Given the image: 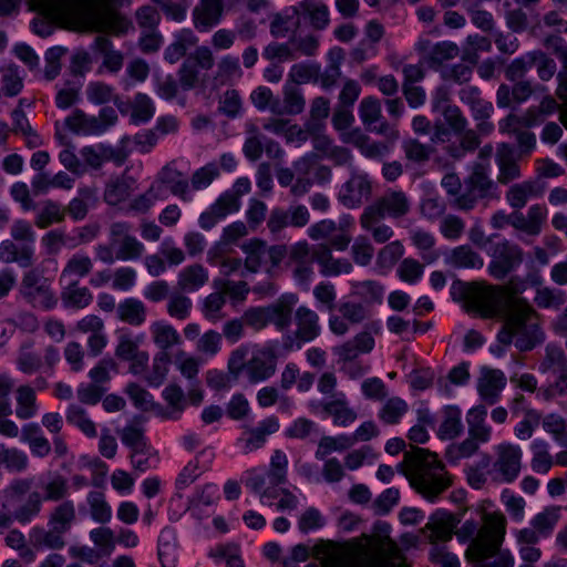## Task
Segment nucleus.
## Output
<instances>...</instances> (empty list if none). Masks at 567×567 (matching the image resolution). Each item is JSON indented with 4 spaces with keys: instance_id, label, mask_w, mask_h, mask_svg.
<instances>
[{
    "instance_id": "43",
    "label": "nucleus",
    "mask_w": 567,
    "mask_h": 567,
    "mask_svg": "<svg viewBox=\"0 0 567 567\" xmlns=\"http://www.w3.org/2000/svg\"><path fill=\"white\" fill-rule=\"evenodd\" d=\"M462 412L458 406L447 405L442 411V421L437 430L441 440H453L463 433Z\"/></svg>"
},
{
    "instance_id": "47",
    "label": "nucleus",
    "mask_w": 567,
    "mask_h": 567,
    "mask_svg": "<svg viewBox=\"0 0 567 567\" xmlns=\"http://www.w3.org/2000/svg\"><path fill=\"white\" fill-rule=\"evenodd\" d=\"M61 300L66 308L84 309L92 303L93 296L87 287L74 280L63 288Z\"/></svg>"
},
{
    "instance_id": "27",
    "label": "nucleus",
    "mask_w": 567,
    "mask_h": 567,
    "mask_svg": "<svg viewBox=\"0 0 567 567\" xmlns=\"http://www.w3.org/2000/svg\"><path fill=\"white\" fill-rule=\"evenodd\" d=\"M240 208V200H237L236 195H230L229 192L224 193L218 199L199 216V225L203 229H210L218 220L225 218L229 214L238 212Z\"/></svg>"
},
{
    "instance_id": "59",
    "label": "nucleus",
    "mask_w": 567,
    "mask_h": 567,
    "mask_svg": "<svg viewBox=\"0 0 567 567\" xmlns=\"http://www.w3.org/2000/svg\"><path fill=\"white\" fill-rule=\"evenodd\" d=\"M530 466L534 472L546 474L554 464V457L549 452L548 444L545 441L536 440L532 443Z\"/></svg>"
},
{
    "instance_id": "13",
    "label": "nucleus",
    "mask_w": 567,
    "mask_h": 567,
    "mask_svg": "<svg viewBox=\"0 0 567 567\" xmlns=\"http://www.w3.org/2000/svg\"><path fill=\"white\" fill-rule=\"evenodd\" d=\"M110 240L115 247L120 261L140 259L145 250L142 241L132 234V226L127 221H114L110 225Z\"/></svg>"
},
{
    "instance_id": "40",
    "label": "nucleus",
    "mask_w": 567,
    "mask_h": 567,
    "mask_svg": "<svg viewBox=\"0 0 567 567\" xmlns=\"http://www.w3.org/2000/svg\"><path fill=\"white\" fill-rule=\"evenodd\" d=\"M134 179L130 176H118L109 181L104 189V200L111 206L124 203L134 192Z\"/></svg>"
},
{
    "instance_id": "52",
    "label": "nucleus",
    "mask_w": 567,
    "mask_h": 567,
    "mask_svg": "<svg viewBox=\"0 0 567 567\" xmlns=\"http://www.w3.org/2000/svg\"><path fill=\"white\" fill-rule=\"evenodd\" d=\"M174 363V357L165 352H156L152 359V364L146 374L145 381L154 386H159L166 380L171 364Z\"/></svg>"
},
{
    "instance_id": "2",
    "label": "nucleus",
    "mask_w": 567,
    "mask_h": 567,
    "mask_svg": "<svg viewBox=\"0 0 567 567\" xmlns=\"http://www.w3.org/2000/svg\"><path fill=\"white\" fill-rule=\"evenodd\" d=\"M400 471L410 485L431 502H434L452 483L445 465L437 455L420 447L404 453Z\"/></svg>"
},
{
    "instance_id": "32",
    "label": "nucleus",
    "mask_w": 567,
    "mask_h": 567,
    "mask_svg": "<svg viewBox=\"0 0 567 567\" xmlns=\"http://www.w3.org/2000/svg\"><path fill=\"white\" fill-rule=\"evenodd\" d=\"M496 163L498 166V183L506 185L519 178L520 171L516 162L514 150L508 144H501L496 150Z\"/></svg>"
},
{
    "instance_id": "57",
    "label": "nucleus",
    "mask_w": 567,
    "mask_h": 567,
    "mask_svg": "<svg viewBox=\"0 0 567 567\" xmlns=\"http://www.w3.org/2000/svg\"><path fill=\"white\" fill-rule=\"evenodd\" d=\"M91 518L100 524H106L112 518V507L104 493L91 491L86 496Z\"/></svg>"
},
{
    "instance_id": "42",
    "label": "nucleus",
    "mask_w": 567,
    "mask_h": 567,
    "mask_svg": "<svg viewBox=\"0 0 567 567\" xmlns=\"http://www.w3.org/2000/svg\"><path fill=\"white\" fill-rule=\"evenodd\" d=\"M118 435L122 443L131 449L133 457L146 451L145 429L141 420L134 419L118 431Z\"/></svg>"
},
{
    "instance_id": "46",
    "label": "nucleus",
    "mask_w": 567,
    "mask_h": 567,
    "mask_svg": "<svg viewBox=\"0 0 567 567\" xmlns=\"http://www.w3.org/2000/svg\"><path fill=\"white\" fill-rule=\"evenodd\" d=\"M460 100L470 106L476 120L488 118L493 112V104L483 99L477 86L463 87L460 91Z\"/></svg>"
},
{
    "instance_id": "34",
    "label": "nucleus",
    "mask_w": 567,
    "mask_h": 567,
    "mask_svg": "<svg viewBox=\"0 0 567 567\" xmlns=\"http://www.w3.org/2000/svg\"><path fill=\"white\" fill-rule=\"evenodd\" d=\"M162 396L166 402V410L162 406L157 408L159 414L167 419H178L186 408V394L183 388L172 382L164 388Z\"/></svg>"
},
{
    "instance_id": "4",
    "label": "nucleus",
    "mask_w": 567,
    "mask_h": 567,
    "mask_svg": "<svg viewBox=\"0 0 567 567\" xmlns=\"http://www.w3.org/2000/svg\"><path fill=\"white\" fill-rule=\"evenodd\" d=\"M329 567H409L398 545L390 538L380 540L360 555L349 549L336 550Z\"/></svg>"
},
{
    "instance_id": "50",
    "label": "nucleus",
    "mask_w": 567,
    "mask_h": 567,
    "mask_svg": "<svg viewBox=\"0 0 567 567\" xmlns=\"http://www.w3.org/2000/svg\"><path fill=\"white\" fill-rule=\"evenodd\" d=\"M93 259L84 254H74L65 262L60 280L84 278L93 270Z\"/></svg>"
},
{
    "instance_id": "15",
    "label": "nucleus",
    "mask_w": 567,
    "mask_h": 567,
    "mask_svg": "<svg viewBox=\"0 0 567 567\" xmlns=\"http://www.w3.org/2000/svg\"><path fill=\"white\" fill-rule=\"evenodd\" d=\"M127 144L128 137H123L117 147L100 143L97 145L82 147L80 154L84 163L94 169L101 168L103 163L109 161L121 165L126 161L130 154Z\"/></svg>"
},
{
    "instance_id": "44",
    "label": "nucleus",
    "mask_w": 567,
    "mask_h": 567,
    "mask_svg": "<svg viewBox=\"0 0 567 567\" xmlns=\"http://www.w3.org/2000/svg\"><path fill=\"white\" fill-rule=\"evenodd\" d=\"M298 9L308 18L315 30H324L330 24L329 7L321 0H302Z\"/></svg>"
},
{
    "instance_id": "58",
    "label": "nucleus",
    "mask_w": 567,
    "mask_h": 567,
    "mask_svg": "<svg viewBox=\"0 0 567 567\" xmlns=\"http://www.w3.org/2000/svg\"><path fill=\"white\" fill-rule=\"evenodd\" d=\"M246 133L247 137L243 146V152L249 161L256 162L262 155L266 136L261 134L259 127L254 123L247 124Z\"/></svg>"
},
{
    "instance_id": "60",
    "label": "nucleus",
    "mask_w": 567,
    "mask_h": 567,
    "mask_svg": "<svg viewBox=\"0 0 567 567\" xmlns=\"http://www.w3.org/2000/svg\"><path fill=\"white\" fill-rule=\"evenodd\" d=\"M192 309L193 301L185 292L181 290L174 291L168 297L166 312L171 318L177 321H184L190 316Z\"/></svg>"
},
{
    "instance_id": "53",
    "label": "nucleus",
    "mask_w": 567,
    "mask_h": 567,
    "mask_svg": "<svg viewBox=\"0 0 567 567\" xmlns=\"http://www.w3.org/2000/svg\"><path fill=\"white\" fill-rule=\"evenodd\" d=\"M289 458L280 449L274 450L269 458L267 477L271 485L279 486L288 481Z\"/></svg>"
},
{
    "instance_id": "10",
    "label": "nucleus",
    "mask_w": 567,
    "mask_h": 567,
    "mask_svg": "<svg viewBox=\"0 0 567 567\" xmlns=\"http://www.w3.org/2000/svg\"><path fill=\"white\" fill-rule=\"evenodd\" d=\"M352 225L353 219L349 216L340 219L338 224L332 219H322L308 228V236L315 241L329 239V246L344 251L352 241Z\"/></svg>"
},
{
    "instance_id": "26",
    "label": "nucleus",
    "mask_w": 567,
    "mask_h": 567,
    "mask_svg": "<svg viewBox=\"0 0 567 567\" xmlns=\"http://www.w3.org/2000/svg\"><path fill=\"white\" fill-rule=\"evenodd\" d=\"M298 301L296 295H282L275 302L267 306L268 322L278 331H287L290 328L293 308Z\"/></svg>"
},
{
    "instance_id": "23",
    "label": "nucleus",
    "mask_w": 567,
    "mask_h": 567,
    "mask_svg": "<svg viewBox=\"0 0 567 567\" xmlns=\"http://www.w3.org/2000/svg\"><path fill=\"white\" fill-rule=\"evenodd\" d=\"M280 424L276 416H268L260 421L257 426H244V436L240 439L246 454L261 449L267 437L279 431Z\"/></svg>"
},
{
    "instance_id": "9",
    "label": "nucleus",
    "mask_w": 567,
    "mask_h": 567,
    "mask_svg": "<svg viewBox=\"0 0 567 567\" xmlns=\"http://www.w3.org/2000/svg\"><path fill=\"white\" fill-rule=\"evenodd\" d=\"M19 291L22 298L34 308L51 310L58 303L51 280L35 268L23 275Z\"/></svg>"
},
{
    "instance_id": "17",
    "label": "nucleus",
    "mask_w": 567,
    "mask_h": 567,
    "mask_svg": "<svg viewBox=\"0 0 567 567\" xmlns=\"http://www.w3.org/2000/svg\"><path fill=\"white\" fill-rule=\"evenodd\" d=\"M458 520L447 512L437 511L429 517L427 523L421 528L424 539L432 545H444L452 539Z\"/></svg>"
},
{
    "instance_id": "64",
    "label": "nucleus",
    "mask_w": 567,
    "mask_h": 567,
    "mask_svg": "<svg viewBox=\"0 0 567 567\" xmlns=\"http://www.w3.org/2000/svg\"><path fill=\"white\" fill-rule=\"evenodd\" d=\"M65 218L64 208L56 202L45 200L35 216V225L41 228H48L52 224L62 223Z\"/></svg>"
},
{
    "instance_id": "12",
    "label": "nucleus",
    "mask_w": 567,
    "mask_h": 567,
    "mask_svg": "<svg viewBox=\"0 0 567 567\" xmlns=\"http://www.w3.org/2000/svg\"><path fill=\"white\" fill-rule=\"evenodd\" d=\"M296 330L293 336H288L284 346L291 350L295 346L300 349L306 342H310L319 337L320 319L318 313L307 306H300L293 312Z\"/></svg>"
},
{
    "instance_id": "24",
    "label": "nucleus",
    "mask_w": 567,
    "mask_h": 567,
    "mask_svg": "<svg viewBox=\"0 0 567 567\" xmlns=\"http://www.w3.org/2000/svg\"><path fill=\"white\" fill-rule=\"evenodd\" d=\"M506 385L505 374L497 369L482 368L477 379V392L487 404H495Z\"/></svg>"
},
{
    "instance_id": "30",
    "label": "nucleus",
    "mask_w": 567,
    "mask_h": 567,
    "mask_svg": "<svg viewBox=\"0 0 567 567\" xmlns=\"http://www.w3.org/2000/svg\"><path fill=\"white\" fill-rule=\"evenodd\" d=\"M546 217L547 210L545 207L533 205L528 208L526 215L514 213L513 227L529 236H537L542 231Z\"/></svg>"
},
{
    "instance_id": "22",
    "label": "nucleus",
    "mask_w": 567,
    "mask_h": 567,
    "mask_svg": "<svg viewBox=\"0 0 567 567\" xmlns=\"http://www.w3.org/2000/svg\"><path fill=\"white\" fill-rule=\"evenodd\" d=\"M150 339L157 352L172 354V350L183 343L178 330L168 321L163 319L154 320L148 326Z\"/></svg>"
},
{
    "instance_id": "29",
    "label": "nucleus",
    "mask_w": 567,
    "mask_h": 567,
    "mask_svg": "<svg viewBox=\"0 0 567 567\" xmlns=\"http://www.w3.org/2000/svg\"><path fill=\"white\" fill-rule=\"evenodd\" d=\"M208 281V269L202 264L195 262L178 272L176 287L182 292H194L206 286Z\"/></svg>"
},
{
    "instance_id": "35",
    "label": "nucleus",
    "mask_w": 567,
    "mask_h": 567,
    "mask_svg": "<svg viewBox=\"0 0 567 567\" xmlns=\"http://www.w3.org/2000/svg\"><path fill=\"white\" fill-rule=\"evenodd\" d=\"M371 195V185L367 177L361 175L352 176L343 186L341 200L349 207L361 205Z\"/></svg>"
},
{
    "instance_id": "11",
    "label": "nucleus",
    "mask_w": 567,
    "mask_h": 567,
    "mask_svg": "<svg viewBox=\"0 0 567 567\" xmlns=\"http://www.w3.org/2000/svg\"><path fill=\"white\" fill-rule=\"evenodd\" d=\"M494 187L495 183L488 177L486 167L483 164H476L465 179L464 192L455 197L454 206L461 210H471L478 199L485 198Z\"/></svg>"
},
{
    "instance_id": "55",
    "label": "nucleus",
    "mask_w": 567,
    "mask_h": 567,
    "mask_svg": "<svg viewBox=\"0 0 567 567\" xmlns=\"http://www.w3.org/2000/svg\"><path fill=\"white\" fill-rule=\"evenodd\" d=\"M174 364L181 375L186 379L190 385L198 384V374L200 370V359L187 353L184 350H178L174 354Z\"/></svg>"
},
{
    "instance_id": "31",
    "label": "nucleus",
    "mask_w": 567,
    "mask_h": 567,
    "mask_svg": "<svg viewBox=\"0 0 567 567\" xmlns=\"http://www.w3.org/2000/svg\"><path fill=\"white\" fill-rule=\"evenodd\" d=\"M282 103L274 102L272 113L276 115H298L303 112L306 100L301 90L290 83H286L282 90Z\"/></svg>"
},
{
    "instance_id": "39",
    "label": "nucleus",
    "mask_w": 567,
    "mask_h": 567,
    "mask_svg": "<svg viewBox=\"0 0 567 567\" xmlns=\"http://www.w3.org/2000/svg\"><path fill=\"white\" fill-rule=\"evenodd\" d=\"M486 416L487 410L482 404L473 406L466 414L468 435L482 443H487L492 437V427L488 425Z\"/></svg>"
},
{
    "instance_id": "1",
    "label": "nucleus",
    "mask_w": 567,
    "mask_h": 567,
    "mask_svg": "<svg viewBox=\"0 0 567 567\" xmlns=\"http://www.w3.org/2000/svg\"><path fill=\"white\" fill-rule=\"evenodd\" d=\"M468 298L477 311L486 318L504 311V324L497 337L501 343L514 342L520 351H527L543 339L537 315L525 300L508 299L503 309L504 290L501 287L480 284L472 286Z\"/></svg>"
},
{
    "instance_id": "6",
    "label": "nucleus",
    "mask_w": 567,
    "mask_h": 567,
    "mask_svg": "<svg viewBox=\"0 0 567 567\" xmlns=\"http://www.w3.org/2000/svg\"><path fill=\"white\" fill-rule=\"evenodd\" d=\"M76 520L75 505L72 501H62L54 506L49 514V529H34L35 546H44L50 549H61L65 546L64 534L68 533Z\"/></svg>"
},
{
    "instance_id": "48",
    "label": "nucleus",
    "mask_w": 567,
    "mask_h": 567,
    "mask_svg": "<svg viewBox=\"0 0 567 567\" xmlns=\"http://www.w3.org/2000/svg\"><path fill=\"white\" fill-rule=\"evenodd\" d=\"M322 410L332 416L333 423L339 426L346 427L357 420V412L343 396L322 403Z\"/></svg>"
},
{
    "instance_id": "41",
    "label": "nucleus",
    "mask_w": 567,
    "mask_h": 567,
    "mask_svg": "<svg viewBox=\"0 0 567 567\" xmlns=\"http://www.w3.org/2000/svg\"><path fill=\"white\" fill-rule=\"evenodd\" d=\"M117 318L130 326L140 327L147 318L145 303L136 298H126L116 308Z\"/></svg>"
},
{
    "instance_id": "37",
    "label": "nucleus",
    "mask_w": 567,
    "mask_h": 567,
    "mask_svg": "<svg viewBox=\"0 0 567 567\" xmlns=\"http://www.w3.org/2000/svg\"><path fill=\"white\" fill-rule=\"evenodd\" d=\"M445 262L453 268L481 269L484 259L470 245L453 248L445 257Z\"/></svg>"
},
{
    "instance_id": "8",
    "label": "nucleus",
    "mask_w": 567,
    "mask_h": 567,
    "mask_svg": "<svg viewBox=\"0 0 567 567\" xmlns=\"http://www.w3.org/2000/svg\"><path fill=\"white\" fill-rule=\"evenodd\" d=\"M118 121V114L112 106H104L97 115L86 114L76 109L64 120L65 127L76 135L95 136L105 133Z\"/></svg>"
},
{
    "instance_id": "25",
    "label": "nucleus",
    "mask_w": 567,
    "mask_h": 567,
    "mask_svg": "<svg viewBox=\"0 0 567 567\" xmlns=\"http://www.w3.org/2000/svg\"><path fill=\"white\" fill-rule=\"evenodd\" d=\"M364 209L371 213H373V210H378L383 218L386 215L393 218H400L409 213L410 202L403 192L392 190L385 193L382 197L367 206Z\"/></svg>"
},
{
    "instance_id": "45",
    "label": "nucleus",
    "mask_w": 567,
    "mask_h": 567,
    "mask_svg": "<svg viewBox=\"0 0 567 567\" xmlns=\"http://www.w3.org/2000/svg\"><path fill=\"white\" fill-rule=\"evenodd\" d=\"M383 217H381V214L378 210H373V213H371L364 209L360 216V225L362 229L369 231L373 240L378 244L386 243L394 235V231L390 226L380 223Z\"/></svg>"
},
{
    "instance_id": "3",
    "label": "nucleus",
    "mask_w": 567,
    "mask_h": 567,
    "mask_svg": "<svg viewBox=\"0 0 567 567\" xmlns=\"http://www.w3.org/2000/svg\"><path fill=\"white\" fill-rule=\"evenodd\" d=\"M506 517L498 512L485 513L482 526L474 520H466L454 534L460 542H471L466 549V558H484L502 546L506 533Z\"/></svg>"
},
{
    "instance_id": "18",
    "label": "nucleus",
    "mask_w": 567,
    "mask_h": 567,
    "mask_svg": "<svg viewBox=\"0 0 567 567\" xmlns=\"http://www.w3.org/2000/svg\"><path fill=\"white\" fill-rule=\"evenodd\" d=\"M359 116L362 124L369 130L391 140L399 137V132L383 120L381 102L377 97L367 96L360 102Z\"/></svg>"
},
{
    "instance_id": "33",
    "label": "nucleus",
    "mask_w": 567,
    "mask_h": 567,
    "mask_svg": "<svg viewBox=\"0 0 567 567\" xmlns=\"http://www.w3.org/2000/svg\"><path fill=\"white\" fill-rule=\"evenodd\" d=\"M0 261L3 264L17 262L23 268H29L34 262V248L29 245L19 247L12 239L0 243Z\"/></svg>"
},
{
    "instance_id": "56",
    "label": "nucleus",
    "mask_w": 567,
    "mask_h": 567,
    "mask_svg": "<svg viewBox=\"0 0 567 567\" xmlns=\"http://www.w3.org/2000/svg\"><path fill=\"white\" fill-rule=\"evenodd\" d=\"M298 7H291V13H276L270 22V33L276 38H285L290 32H295L299 25Z\"/></svg>"
},
{
    "instance_id": "51",
    "label": "nucleus",
    "mask_w": 567,
    "mask_h": 567,
    "mask_svg": "<svg viewBox=\"0 0 567 567\" xmlns=\"http://www.w3.org/2000/svg\"><path fill=\"white\" fill-rule=\"evenodd\" d=\"M157 181L166 185L173 195L181 197L183 200L188 198V181L172 165H166L161 169Z\"/></svg>"
},
{
    "instance_id": "63",
    "label": "nucleus",
    "mask_w": 567,
    "mask_h": 567,
    "mask_svg": "<svg viewBox=\"0 0 567 567\" xmlns=\"http://www.w3.org/2000/svg\"><path fill=\"white\" fill-rule=\"evenodd\" d=\"M33 347V341L22 343L17 358L19 370L27 374H33L42 367L41 357L34 351Z\"/></svg>"
},
{
    "instance_id": "14",
    "label": "nucleus",
    "mask_w": 567,
    "mask_h": 567,
    "mask_svg": "<svg viewBox=\"0 0 567 567\" xmlns=\"http://www.w3.org/2000/svg\"><path fill=\"white\" fill-rule=\"evenodd\" d=\"M523 260V249L516 244L503 240L495 245L487 270L492 277L502 280L516 269Z\"/></svg>"
},
{
    "instance_id": "7",
    "label": "nucleus",
    "mask_w": 567,
    "mask_h": 567,
    "mask_svg": "<svg viewBox=\"0 0 567 567\" xmlns=\"http://www.w3.org/2000/svg\"><path fill=\"white\" fill-rule=\"evenodd\" d=\"M523 467V451L519 445L502 442L494 447V461L488 468L494 483H513Z\"/></svg>"
},
{
    "instance_id": "62",
    "label": "nucleus",
    "mask_w": 567,
    "mask_h": 567,
    "mask_svg": "<svg viewBox=\"0 0 567 567\" xmlns=\"http://www.w3.org/2000/svg\"><path fill=\"white\" fill-rule=\"evenodd\" d=\"M350 447L351 441L347 434L338 436L324 435L319 440L315 455L318 460H326L333 452H343Z\"/></svg>"
},
{
    "instance_id": "20",
    "label": "nucleus",
    "mask_w": 567,
    "mask_h": 567,
    "mask_svg": "<svg viewBox=\"0 0 567 567\" xmlns=\"http://www.w3.org/2000/svg\"><path fill=\"white\" fill-rule=\"evenodd\" d=\"M41 512V497L38 492L29 494L27 501L11 512L7 504L0 507V533L8 529L13 522L27 524L31 522Z\"/></svg>"
},
{
    "instance_id": "5",
    "label": "nucleus",
    "mask_w": 567,
    "mask_h": 567,
    "mask_svg": "<svg viewBox=\"0 0 567 567\" xmlns=\"http://www.w3.org/2000/svg\"><path fill=\"white\" fill-rule=\"evenodd\" d=\"M130 1L92 0L79 12V29L82 31L110 32L115 35L127 33L133 29L132 22L120 14L115 8Z\"/></svg>"
},
{
    "instance_id": "49",
    "label": "nucleus",
    "mask_w": 567,
    "mask_h": 567,
    "mask_svg": "<svg viewBox=\"0 0 567 567\" xmlns=\"http://www.w3.org/2000/svg\"><path fill=\"white\" fill-rule=\"evenodd\" d=\"M16 415L20 420H30L38 413L37 393L30 385L23 384L16 390Z\"/></svg>"
},
{
    "instance_id": "16",
    "label": "nucleus",
    "mask_w": 567,
    "mask_h": 567,
    "mask_svg": "<svg viewBox=\"0 0 567 567\" xmlns=\"http://www.w3.org/2000/svg\"><path fill=\"white\" fill-rule=\"evenodd\" d=\"M277 351L274 346L267 344L255 349L248 360L246 377L250 383L262 382L272 377L277 369Z\"/></svg>"
},
{
    "instance_id": "19",
    "label": "nucleus",
    "mask_w": 567,
    "mask_h": 567,
    "mask_svg": "<svg viewBox=\"0 0 567 567\" xmlns=\"http://www.w3.org/2000/svg\"><path fill=\"white\" fill-rule=\"evenodd\" d=\"M415 50L431 68H439L460 55L458 45L452 41L433 44L430 40L422 39L415 44Z\"/></svg>"
},
{
    "instance_id": "28",
    "label": "nucleus",
    "mask_w": 567,
    "mask_h": 567,
    "mask_svg": "<svg viewBox=\"0 0 567 567\" xmlns=\"http://www.w3.org/2000/svg\"><path fill=\"white\" fill-rule=\"evenodd\" d=\"M224 12V0H200L193 10L194 27L206 32L219 23Z\"/></svg>"
},
{
    "instance_id": "54",
    "label": "nucleus",
    "mask_w": 567,
    "mask_h": 567,
    "mask_svg": "<svg viewBox=\"0 0 567 567\" xmlns=\"http://www.w3.org/2000/svg\"><path fill=\"white\" fill-rule=\"evenodd\" d=\"M539 371L544 374L554 375L567 371V357L564 350L557 346H547L545 355L539 363Z\"/></svg>"
},
{
    "instance_id": "36",
    "label": "nucleus",
    "mask_w": 567,
    "mask_h": 567,
    "mask_svg": "<svg viewBox=\"0 0 567 567\" xmlns=\"http://www.w3.org/2000/svg\"><path fill=\"white\" fill-rule=\"evenodd\" d=\"M21 439L25 442L33 456L43 458L48 456L52 449L49 440L43 435L42 430L37 423H27L21 429Z\"/></svg>"
},
{
    "instance_id": "38",
    "label": "nucleus",
    "mask_w": 567,
    "mask_h": 567,
    "mask_svg": "<svg viewBox=\"0 0 567 567\" xmlns=\"http://www.w3.org/2000/svg\"><path fill=\"white\" fill-rule=\"evenodd\" d=\"M240 249L245 254L244 268L250 272L256 274L260 270L268 245L260 238H250L240 245Z\"/></svg>"
},
{
    "instance_id": "61",
    "label": "nucleus",
    "mask_w": 567,
    "mask_h": 567,
    "mask_svg": "<svg viewBox=\"0 0 567 567\" xmlns=\"http://www.w3.org/2000/svg\"><path fill=\"white\" fill-rule=\"evenodd\" d=\"M66 421L76 426L87 437H95L97 435L95 423L90 419L86 411L78 404L69 405L66 409Z\"/></svg>"
},
{
    "instance_id": "21",
    "label": "nucleus",
    "mask_w": 567,
    "mask_h": 567,
    "mask_svg": "<svg viewBox=\"0 0 567 567\" xmlns=\"http://www.w3.org/2000/svg\"><path fill=\"white\" fill-rule=\"evenodd\" d=\"M331 246L320 244L313 248L312 258L317 261L323 277H339L350 275L353 264L348 258L334 257Z\"/></svg>"
}]
</instances>
